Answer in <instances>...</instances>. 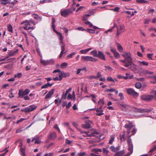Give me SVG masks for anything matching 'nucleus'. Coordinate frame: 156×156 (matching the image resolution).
<instances>
[{
	"label": "nucleus",
	"instance_id": "49",
	"mask_svg": "<svg viewBox=\"0 0 156 156\" xmlns=\"http://www.w3.org/2000/svg\"><path fill=\"white\" fill-rule=\"evenodd\" d=\"M115 91V89L112 88L111 89H108L105 90V92H113Z\"/></svg>",
	"mask_w": 156,
	"mask_h": 156
},
{
	"label": "nucleus",
	"instance_id": "59",
	"mask_svg": "<svg viewBox=\"0 0 156 156\" xmlns=\"http://www.w3.org/2000/svg\"><path fill=\"white\" fill-rule=\"evenodd\" d=\"M88 79H91V80H92V79H97L96 76H88Z\"/></svg>",
	"mask_w": 156,
	"mask_h": 156
},
{
	"label": "nucleus",
	"instance_id": "45",
	"mask_svg": "<svg viewBox=\"0 0 156 156\" xmlns=\"http://www.w3.org/2000/svg\"><path fill=\"white\" fill-rule=\"evenodd\" d=\"M118 95L120 97V100H122L124 99V96L123 94L122 93H119V94Z\"/></svg>",
	"mask_w": 156,
	"mask_h": 156
},
{
	"label": "nucleus",
	"instance_id": "42",
	"mask_svg": "<svg viewBox=\"0 0 156 156\" xmlns=\"http://www.w3.org/2000/svg\"><path fill=\"white\" fill-rule=\"evenodd\" d=\"M63 125L64 126L66 127H67L69 128V129L71 130H72V131H73V130H72V129H71L69 125V123L68 122H64L63 123Z\"/></svg>",
	"mask_w": 156,
	"mask_h": 156
},
{
	"label": "nucleus",
	"instance_id": "44",
	"mask_svg": "<svg viewBox=\"0 0 156 156\" xmlns=\"http://www.w3.org/2000/svg\"><path fill=\"white\" fill-rule=\"evenodd\" d=\"M68 65V64L66 62H63L61 64L60 66L61 68H65Z\"/></svg>",
	"mask_w": 156,
	"mask_h": 156
},
{
	"label": "nucleus",
	"instance_id": "10",
	"mask_svg": "<svg viewBox=\"0 0 156 156\" xmlns=\"http://www.w3.org/2000/svg\"><path fill=\"white\" fill-rule=\"evenodd\" d=\"M92 124V122L90 120L86 121L85 124L82 125V126L85 129L90 128L91 127V125Z\"/></svg>",
	"mask_w": 156,
	"mask_h": 156
},
{
	"label": "nucleus",
	"instance_id": "20",
	"mask_svg": "<svg viewBox=\"0 0 156 156\" xmlns=\"http://www.w3.org/2000/svg\"><path fill=\"white\" fill-rule=\"evenodd\" d=\"M35 141L34 143L35 144H39L41 141L39 139V137L37 136H35L34 137L32 140V141L34 142Z\"/></svg>",
	"mask_w": 156,
	"mask_h": 156
},
{
	"label": "nucleus",
	"instance_id": "11",
	"mask_svg": "<svg viewBox=\"0 0 156 156\" xmlns=\"http://www.w3.org/2000/svg\"><path fill=\"white\" fill-rule=\"evenodd\" d=\"M117 28V31L116 34V36L117 37L119 36V34H120L121 32H123L125 30V28L124 26L123 25H120L119 26V29L118 28Z\"/></svg>",
	"mask_w": 156,
	"mask_h": 156
},
{
	"label": "nucleus",
	"instance_id": "60",
	"mask_svg": "<svg viewBox=\"0 0 156 156\" xmlns=\"http://www.w3.org/2000/svg\"><path fill=\"white\" fill-rule=\"evenodd\" d=\"M72 106L71 103L70 102H69L68 104L66 105V108L67 109H69L70 108V107Z\"/></svg>",
	"mask_w": 156,
	"mask_h": 156
},
{
	"label": "nucleus",
	"instance_id": "40",
	"mask_svg": "<svg viewBox=\"0 0 156 156\" xmlns=\"http://www.w3.org/2000/svg\"><path fill=\"white\" fill-rule=\"evenodd\" d=\"M57 34H58V37L59 38V40H63V36L62 35V34L58 32V33H56Z\"/></svg>",
	"mask_w": 156,
	"mask_h": 156
},
{
	"label": "nucleus",
	"instance_id": "26",
	"mask_svg": "<svg viewBox=\"0 0 156 156\" xmlns=\"http://www.w3.org/2000/svg\"><path fill=\"white\" fill-rule=\"evenodd\" d=\"M41 63L43 65H48V60H45L42 59V58L40 60Z\"/></svg>",
	"mask_w": 156,
	"mask_h": 156
},
{
	"label": "nucleus",
	"instance_id": "13",
	"mask_svg": "<svg viewBox=\"0 0 156 156\" xmlns=\"http://www.w3.org/2000/svg\"><path fill=\"white\" fill-rule=\"evenodd\" d=\"M71 12L70 10L68 9H65L61 11V13L62 16L66 17Z\"/></svg>",
	"mask_w": 156,
	"mask_h": 156
},
{
	"label": "nucleus",
	"instance_id": "15",
	"mask_svg": "<svg viewBox=\"0 0 156 156\" xmlns=\"http://www.w3.org/2000/svg\"><path fill=\"white\" fill-rule=\"evenodd\" d=\"M54 92V89H52L46 95L45 99H48L50 98L51 96L53 94Z\"/></svg>",
	"mask_w": 156,
	"mask_h": 156
},
{
	"label": "nucleus",
	"instance_id": "21",
	"mask_svg": "<svg viewBox=\"0 0 156 156\" xmlns=\"http://www.w3.org/2000/svg\"><path fill=\"white\" fill-rule=\"evenodd\" d=\"M67 73H65L64 72L61 71L59 73V77L62 80V78L66 77L67 76Z\"/></svg>",
	"mask_w": 156,
	"mask_h": 156
},
{
	"label": "nucleus",
	"instance_id": "58",
	"mask_svg": "<svg viewBox=\"0 0 156 156\" xmlns=\"http://www.w3.org/2000/svg\"><path fill=\"white\" fill-rule=\"evenodd\" d=\"M84 8V7L83 6H80L76 9V12H78L79 11L83 10Z\"/></svg>",
	"mask_w": 156,
	"mask_h": 156
},
{
	"label": "nucleus",
	"instance_id": "17",
	"mask_svg": "<svg viewBox=\"0 0 156 156\" xmlns=\"http://www.w3.org/2000/svg\"><path fill=\"white\" fill-rule=\"evenodd\" d=\"M56 133L55 132L51 133L49 135V138L53 140L56 138Z\"/></svg>",
	"mask_w": 156,
	"mask_h": 156
},
{
	"label": "nucleus",
	"instance_id": "18",
	"mask_svg": "<svg viewBox=\"0 0 156 156\" xmlns=\"http://www.w3.org/2000/svg\"><path fill=\"white\" fill-rule=\"evenodd\" d=\"M116 44L119 51L120 52H122L123 49L120 44L119 43L116 42Z\"/></svg>",
	"mask_w": 156,
	"mask_h": 156
},
{
	"label": "nucleus",
	"instance_id": "30",
	"mask_svg": "<svg viewBox=\"0 0 156 156\" xmlns=\"http://www.w3.org/2000/svg\"><path fill=\"white\" fill-rule=\"evenodd\" d=\"M138 62L139 64V65L140 66H141L142 65L143 66H148V63L147 62L145 61H138Z\"/></svg>",
	"mask_w": 156,
	"mask_h": 156
},
{
	"label": "nucleus",
	"instance_id": "28",
	"mask_svg": "<svg viewBox=\"0 0 156 156\" xmlns=\"http://www.w3.org/2000/svg\"><path fill=\"white\" fill-rule=\"evenodd\" d=\"M85 70V71H86V68L85 67L82 68L80 69H78L76 71V73L77 74H79L81 73V72Z\"/></svg>",
	"mask_w": 156,
	"mask_h": 156
},
{
	"label": "nucleus",
	"instance_id": "2",
	"mask_svg": "<svg viewBox=\"0 0 156 156\" xmlns=\"http://www.w3.org/2000/svg\"><path fill=\"white\" fill-rule=\"evenodd\" d=\"M122 55L126 60V61L128 62V63H126L124 65L125 66L127 67L132 64L133 58L131 54L129 51H123Z\"/></svg>",
	"mask_w": 156,
	"mask_h": 156
},
{
	"label": "nucleus",
	"instance_id": "63",
	"mask_svg": "<svg viewBox=\"0 0 156 156\" xmlns=\"http://www.w3.org/2000/svg\"><path fill=\"white\" fill-rule=\"evenodd\" d=\"M121 140L122 141H123L126 140V138L125 137V134H123L122 136L120 137Z\"/></svg>",
	"mask_w": 156,
	"mask_h": 156
},
{
	"label": "nucleus",
	"instance_id": "56",
	"mask_svg": "<svg viewBox=\"0 0 156 156\" xmlns=\"http://www.w3.org/2000/svg\"><path fill=\"white\" fill-rule=\"evenodd\" d=\"M115 25H116L115 23H114L113 27L112 28L110 29H108L105 32V33H108V32L111 31L115 27Z\"/></svg>",
	"mask_w": 156,
	"mask_h": 156
},
{
	"label": "nucleus",
	"instance_id": "35",
	"mask_svg": "<svg viewBox=\"0 0 156 156\" xmlns=\"http://www.w3.org/2000/svg\"><path fill=\"white\" fill-rule=\"evenodd\" d=\"M84 22L86 25H88L90 27H93L92 24L89 21H86Z\"/></svg>",
	"mask_w": 156,
	"mask_h": 156
},
{
	"label": "nucleus",
	"instance_id": "12",
	"mask_svg": "<svg viewBox=\"0 0 156 156\" xmlns=\"http://www.w3.org/2000/svg\"><path fill=\"white\" fill-rule=\"evenodd\" d=\"M97 57L105 61L106 60L105 55L101 51H98V55Z\"/></svg>",
	"mask_w": 156,
	"mask_h": 156
},
{
	"label": "nucleus",
	"instance_id": "5",
	"mask_svg": "<svg viewBox=\"0 0 156 156\" xmlns=\"http://www.w3.org/2000/svg\"><path fill=\"white\" fill-rule=\"evenodd\" d=\"M81 60L83 61H90L95 62L97 61V59L90 56H82L81 57Z\"/></svg>",
	"mask_w": 156,
	"mask_h": 156
},
{
	"label": "nucleus",
	"instance_id": "9",
	"mask_svg": "<svg viewBox=\"0 0 156 156\" xmlns=\"http://www.w3.org/2000/svg\"><path fill=\"white\" fill-rule=\"evenodd\" d=\"M141 98L142 100L149 101L151 100L153 97L150 95H144L141 96Z\"/></svg>",
	"mask_w": 156,
	"mask_h": 156
},
{
	"label": "nucleus",
	"instance_id": "32",
	"mask_svg": "<svg viewBox=\"0 0 156 156\" xmlns=\"http://www.w3.org/2000/svg\"><path fill=\"white\" fill-rule=\"evenodd\" d=\"M119 105L121 106V108L123 110H125V109H128L129 108V106L126 105H122L120 104H119Z\"/></svg>",
	"mask_w": 156,
	"mask_h": 156
},
{
	"label": "nucleus",
	"instance_id": "55",
	"mask_svg": "<svg viewBox=\"0 0 156 156\" xmlns=\"http://www.w3.org/2000/svg\"><path fill=\"white\" fill-rule=\"evenodd\" d=\"M68 94V93L66 91V92L65 94H63L62 96V99H66V96L67 94Z\"/></svg>",
	"mask_w": 156,
	"mask_h": 156
},
{
	"label": "nucleus",
	"instance_id": "54",
	"mask_svg": "<svg viewBox=\"0 0 156 156\" xmlns=\"http://www.w3.org/2000/svg\"><path fill=\"white\" fill-rule=\"evenodd\" d=\"M48 63L49 64H54V60L53 59H51L48 60Z\"/></svg>",
	"mask_w": 156,
	"mask_h": 156
},
{
	"label": "nucleus",
	"instance_id": "61",
	"mask_svg": "<svg viewBox=\"0 0 156 156\" xmlns=\"http://www.w3.org/2000/svg\"><path fill=\"white\" fill-rule=\"evenodd\" d=\"M96 76L97 79H98V78L101 77L102 76V75L100 72H98L97 73V75Z\"/></svg>",
	"mask_w": 156,
	"mask_h": 156
},
{
	"label": "nucleus",
	"instance_id": "38",
	"mask_svg": "<svg viewBox=\"0 0 156 156\" xmlns=\"http://www.w3.org/2000/svg\"><path fill=\"white\" fill-rule=\"evenodd\" d=\"M20 154L22 156H25V150L21 148L20 149Z\"/></svg>",
	"mask_w": 156,
	"mask_h": 156
},
{
	"label": "nucleus",
	"instance_id": "64",
	"mask_svg": "<svg viewBox=\"0 0 156 156\" xmlns=\"http://www.w3.org/2000/svg\"><path fill=\"white\" fill-rule=\"evenodd\" d=\"M152 93L154 95V98L156 100V90H152Z\"/></svg>",
	"mask_w": 156,
	"mask_h": 156
},
{
	"label": "nucleus",
	"instance_id": "36",
	"mask_svg": "<svg viewBox=\"0 0 156 156\" xmlns=\"http://www.w3.org/2000/svg\"><path fill=\"white\" fill-rule=\"evenodd\" d=\"M108 152L109 151L106 148H103V153L104 154H105L106 156H109L108 154Z\"/></svg>",
	"mask_w": 156,
	"mask_h": 156
},
{
	"label": "nucleus",
	"instance_id": "7",
	"mask_svg": "<svg viewBox=\"0 0 156 156\" xmlns=\"http://www.w3.org/2000/svg\"><path fill=\"white\" fill-rule=\"evenodd\" d=\"M126 122L125 125V127L127 129V133L129 134L130 132V129L133 127V123L129 121H127Z\"/></svg>",
	"mask_w": 156,
	"mask_h": 156
},
{
	"label": "nucleus",
	"instance_id": "41",
	"mask_svg": "<svg viewBox=\"0 0 156 156\" xmlns=\"http://www.w3.org/2000/svg\"><path fill=\"white\" fill-rule=\"evenodd\" d=\"M22 74L21 73H18L17 74H16L14 75V77L15 78H20L22 76Z\"/></svg>",
	"mask_w": 156,
	"mask_h": 156
},
{
	"label": "nucleus",
	"instance_id": "19",
	"mask_svg": "<svg viewBox=\"0 0 156 156\" xmlns=\"http://www.w3.org/2000/svg\"><path fill=\"white\" fill-rule=\"evenodd\" d=\"M95 110H96L97 113L96 115L98 116H101L104 114V113H103V110H100L98 108H95Z\"/></svg>",
	"mask_w": 156,
	"mask_h": 156
},
{
	"label": "nucleus",
	"instance_id": "52",
	"mask_svg": "<svg viewBox=\"0 0 156 156\" xmlns=\"http://www.w3.org/2000/svg\"><path fill=\"white\" fill-rule=\"evenodd\" d=\"M110 148L112 151L113 152H115L118 150L113 146H111L110 147Z\"/></svg>",
	"mask_w": 156,
	"mask_h": 156
},
{
	"label": "nucleus",
	"instance_id": "3",
	"mask_svg": "<svg viewBox=\"0 0 156 156\" xmlns=\"http://www.w3.org/2000/svg\"><path fill=\"white\" fill-rule=\"evenodd\" d=\"M81 133L85 137H91L94 136L98 137L99 134V133L96 131H94L91 132V131H89L86 132L81 131Z\"/></svg>",
	"mask_w": 156,
	"mask_h": 156
},
{
	"label": "nucleus",
	"instance_id": "31",
	"mask_svg": "<svg viewBox=\"0 0 156 156\" xmlns=\"http://www.w3.org/2000/svg\"><path fill=\"white\" fill-rule=\"evenodd\" d=\"M107 79L108 81H111L114 83H115V81H117L115 78L113 79L112 77L110 76L108 77Z\"/></svg>",
	"mask_w": 156,
	"mask_h": 156
},
{
	"label": "nucleus",
	"instance_id": "24",
	"mask_svg": "<svg viewBox=\"0 0 156 156\" xmlns=\"http://www.w3.org/2000/svg\"><path fill=\"white\" fill-rule=\"evenodd\" d=\"M0 1L1 4L3 5H6L10 2V1L9 0H1Z\"/></svg>",
	"mask_w": 156,
	"mask_h": 156
},
{
	"label": "nucleus",
	"instance_id": "27",
	"mask_svg": "<svg viewBox=\"0 0 156 156\" xmlns=\"http://www.w3.org/2000/svg\"><path fill=\"white\" fill-rule=\"evenodd\" d=\"M153 110L152 108H149V109H140V112H147L149 113L150 112H151Z\"/></svg>",
	"mask_w": 156,
	"mask_h": 156
},
{
	"label": "nucleus",
	"instance_id": "16",
	"mask_svg": "<svg viewBox=\"0 0 156 156\" xmlns=\"http://www.w3.org/2000/svg\"><path fill=\"white\" fill-rule=\"evenodd\" d=\"M139 71L140 73H142L144 75H150L153 73L152 72H150L143 69H140Z\"/></svg>",
	"mask_w": 156,
	"mask_h": 156
},
{
	"label": "nucleus",
	"instance_id": "23",
	"mask_svg": "<svg viewBox=\"0 0 156 156\" xmlns=\"http://www.w3.org/2000/svg\"><path fill=\"white\" fill-rule=\"evenodd\" d=\"M18 51V50L17 49H16L14 51H10L9 53V55L10 56H13L17 54Z\"/></svg>",
	"mask_w": 156,
	"mask_h": 156
},
{
	"label": "nucleus",
	"instance_id": "46",
	"mask_svg": "<svg viewBox=\"0 0 156 156\" xmlns=\"http://www.w3.org/2000/svg\"><path fill=\"white\" fill-rule=\"evenodd\" d=\"M120 8L118 7H116L114 9H112L111 10L113 11L114 12H118L119 11Z\"/></svg>",
	"mask_w": 156,
	"mask_h": 156
},
{
	"label": "nucleus",
	"instance_id": "33",
	"mask_svg": "<svg viewBox=\"0 0 156 156\" xmlns=\"http://www.w3.org/2000/svg\"><path fill=\"white\" fill-rule=\"evenodd\" d=\"M91 54L95 57H97L98 55L97 51L96 50H94L91 52Z\"/></svg>",
	"mask_w": 156,
	"mask_h": 156
},
{
	"label": "nucleus",
	"instance_id": "25",
	"mask_svg": "<svg viewBox=\"0 0 156 156\" xmlns=\"http://www.w3.org/2000/svg\"><path fill=\"white\" fill-rule=\"evenodd\" d=\"M52 85V84H50L49 83H47L43 85L41 88L42 89H44L47 88L48 87H51Z\"/></svg>",
	"mask_w": 156,
	"mask_h": 156
},
{
	"label": "nucleus",
	"instance_id": "37",
	"mask_svg": "<svg viewBox=\"0 0 156 156\" xmlns=\"http://www.w3.org/2000/svg\"><path fill=\"white\" fill-rule=\"evenodd\" d=\"M135 86L136 88L137 89H140L141 87L142 84L140 82H137L135 83Z\"/></svg>",
	"mask_w": 156,
	"mask_h": 156
},
{
	"label": "nucleus",
	"instance_id": "48",
	"mask_svg": "<svg viewBox=\"0 0 156 156\" xmlns=\"http://www.w3.org/2000/svg\"><path fill=\"white\" fill-rule=\"evenodd\" d=\"M54 128L57 129L59 133L60 132V130L59 128V127L58 126V125L57 124H55V125L54 126Z\"/></svg>",
	"mask_w": 156,
	"mask_h": 156
},
{
	"label": "nucleus",
	"instance_id": "62",
	"mask_svg": "<svg viewBox=\"0 0 156 156\" xmlns=\"http://www.w3.org/2000/svg\"><path fill=\"white\" fill-rule=\"evenodd\" d=\"M76 54L75 52H73L72 53L69 54L67 56L68 57H69L70 58H72L73 57V56L74 55Z\"/></svg>",
	"mask_w": 156,
	"mask_h": 156
},
{
	"label": "nucleus",
	"instance_id": "53",
	"mask_svg": "<svg viewBox=\"0 0 156 156\" xmlns=\"http://www.w3.org/2000/svg\"><path fill=\"white\" fill-rule=\"evenodd\" d=\"M55 102L56 104H57V105H58L61 102V100H60L59 98L55 100Z\"/></svg>",
	"mask_w": 156,
	"mask_h": 156
},
{
	"label": "nucleus",
	"instance_id": "6",
	"mask_svg": "<svg viewBox=\"0 0 156 156\" xmlns=\"http://www.w3.org/2000/svg\"><path fill=\"white\" fill-rule=\"evenodd\" d=\"M30 91V90L27 89L25 90H24L23 89H20L19 90L18 94L19 97L21 98H22L24 96L27 95Z\"/></svg>",
	"mask_w": 156,
	"mask_h": 156
},
{
	"label": "nucleus",
	"instance_id": "39",
	"mask_svg": "<svg viewBox=\"0 0 156 156\" xmlns=\"http://www.w3.org/2000/svg\"><path fill=\"white\" fill-rule=\"evenodd\" d=\"M136 2L138 3H143L148 2L145 0H136Z\"/></svg>",
	"mask_w": 156,
	"mask_h": 156
},
{
	"label": "nucleus",
	"instance_id": "22",
	"mask_svg": "<svg viewBox=\"0 0 156 156\" xmlns=\"http://www.w3.org/2000/svg\"><path fill=\"white\" fill-rule=\"evenodd\" d=\"M92 49V48H90L86 49L85 50H82L80 51V52L82 54H86L89 51H90Z\"/></svg>",
	"mask_w": 156,
	"mask_h": 156
},
{
	"label": "nucleus",
	"instance_id": "50",
	"mask_svg": "<svg viewBox=\"0 0 156 156\" xmlns=\"http://www.w3.org/2000/svg\"><path fill=\"white\" fill-rule=\"evenodd\" d=\"M87 31L90 34H93L95 32V31L93 29H87Z\"/></svg>",
	"mask_w": 156,
	"mask_h": 156
},
{
	"label": "nucleus",
	"instance_id": "29",
	"mask_svg": "<svg viewBox=\"0 0 156 156\" xmlns=\"http://www.w3.org/2000/svg\"><path fill=\"white\" fill-rule=\"evenodd\" d=\"M125 153L124 150L122 151L119 152H118L116 153L114 156H122V155Z\"/></svg>",
	"mask_w": 156,
	"mask_h": 156
},
{
	"label": "nucleus",
	"instance_id": "4",
	"mask_svg": "<svg viewBox=\"0 0 156 156\" xmlns=\"http://www.w3.org/2000/svg\"><path fill=\"white\" fill-rule=\"evenodd\" d=\"M127 143L128 146V150L129 151L124 156H129L133 152V145L131 141V139L129 138L127 140Z\"/></svg>",
	"mask_w": 156,
	"mask_h": 156
},
{
	"label": "nucleus",
	"instance_id": "57",
	"mask_svg": "<svg viewBox=\"0 0 156 156\" xmlns=\"http://www.w3.org/2000/svg\"><path fill=\"white\" fill-rule=\"evenodd\" d=\"M114 137L113 136H111V139H110L109 142V143L110 144H112V142L114 140Z\"/></svg>",
	"mask_w": 156,
	"mask_h": 156
},
{
	"label": "nucleus",
	"instance_id": "34",
	"mask_svg": "<svg viewBox=\"0 0 156 156\" xmlns=\"http://www.w3.org/2000/svg\"><path fill=\"white\" fill-rule=\"evenodd\" d=\"M113 54L115 57L116 59H118L120 57V55L117 51L114 53Z\"/></svg>",
	"mask_w": 156,
	"mask_h": 156
},
{
	"label": "nucleus",
	"instance_id": "14",
	"mask_svg": "<svg viewBox=\"0 0 156 156\" xmlns=\"http://www.w3.org/2000/svg\"><path fill=\"white\" fill-rule=\"evenodd\" d=\"M37 108V107L35 105H32L29 106L27 107H26V110L27 112H32L35 110Z\"/></svg>",
	"mask_w": 156,
	"mask_h": 156
},
{
	"label": "nucleus",
	"instance_id": "47",
	"mask_svg": "<svg viewBox=\"0 0 156 156\" xmlns=\"http://www.w3.org/2000/svg\"><path fill=\"white\" fill-rule=\"evenodd\" d=\"M67 99L68 100L71 99L73 100V96L70 93L69 94L68 96L67 97Z\"/></svg>",
	"mask_w": 156,
	"mask_h": 156
},
{
	"label": "nucleus",
	"instance_id": "8",
	"mask_svg": "<svg viewBox=\"0 0 156 156\" xmlns=\"http://www.w3.org/2000/svg\"><path fill=\"white\" fill-rule=\"evenodd\" d=\"M126 91L128 94L132 95L134 97H137L138 95V93L135 92L134 90L132 88H129L127 89Z\"/></svg>",
	"mask_w": 156,
	"mask_h": 156
},
{
	"label": "nucleus",
	"instance_id": "51",
	"mask_svg": "<svg viewBox=\"0 0 156 156\" xmlns=\"http://www.w3.org/2000/svg\"><path fill=\"white\" fill-rule=\"evenodd\" d=\"M8 30L11 32H12L13 31L12 26L10 24H9L8 25Z\"/></svg>",
	"mask_w": 156,
	"mask_h": 156
},
{
	"label": "nucleus",
	"instance_id": "1",
	"mask_svg": "<svg viewBox=\"0 0 156 156\" xmlns=\"http://www.w3.org/2000/svg\"><path fill=\"white\" fill-rule=\"evenodd\" d=\"M36 23L32 20L30 19V20H26L22 22L21 23V24L23 25L24 26L23 28L27 30H33L34 29L35 27H31V24H33L35 25Z\"/></svg>",
	"mask_w": 156,
	"mask_h": 156
},
{
	"label": "nucleus",
	"instance_id": "43",
	"mask_svg": "<svg viewBox=\"0 0 156 156\" xmlns=\"http://www.w3.org/2000/svg\"><path fill=\"white\" fill-rule=\"evenodd\" d=\"M156 150V145L153 147L152 149H151L150 151H149L148 153L150 154V155L154 151Z\"/></svg>",
	"mask_w": 156,
	"mask_h": 156
}]
</instances>
